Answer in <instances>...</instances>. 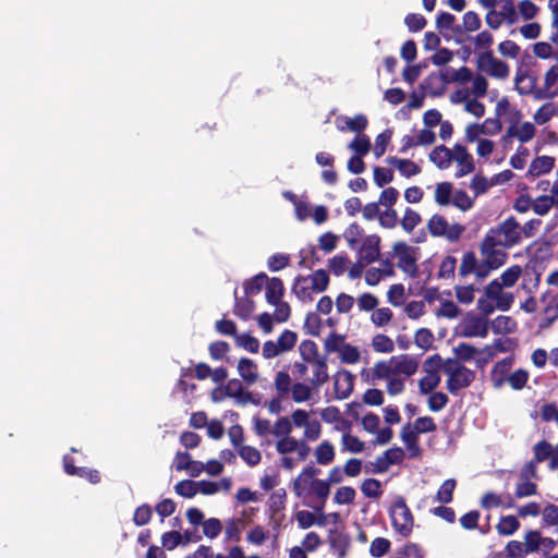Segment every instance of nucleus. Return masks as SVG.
<instances>
[{
  "label": "nucleus",
  "instance_id": "obj_1",
  "mask_svg": "<svg viewBox=\"0 0 558 558\" xmlns=\"http://www.w3.org/2000/svg\"><path fill=\"white\" fill-rule=\"evenodd\" d=\"M521 243V226L511 216L496 227L489 228L484 236L485 247L511 248Z\"/></svg>",
  "mask_w": 558,
  "mask_h": 558
},
{
  "label": "nucleus",
  "instance_id": "obj_2",
  "mask_svg": "<svg viewBox=\"0 0 558 558\" xmlns=\"http://www.w3.org/2000/svg\"><path fill=\"white\" fill-rule=\"evenodd\" d=\"M329 274L325 269H317L311 275H298L292 286V292L303 303L314 300V293L325 292L329 286Z\"/></svg>",
  "mask_w": 558,
  "mask_h": 558
},
{
  "label": "nucleus",
  "instance_id": "obj_3",
  "mask_svg": "<svg viewBox=\"0 0 558 558\" xmlns=\"http://www.w3.org/2000/svg\"><path fill=\"white\" fill-rule=\"evenodd\" d=\"M393 531L402 537H409L414 526V517L402 496H397L389 509Z\"/></svg>",
  "mask_w": 558,
  "mask_h": 558
},
{
  "label": "nucleus",
  "instance_id": "obj_4",
  "mask_svg": "<svg viewBox=\"0 0 558 558\" xmlns=\"http://www.w3.org/2000/svg\"><path fill=\"white\" fill-rule=\"evenodd\" d=\"M427 229L430 235L436 238H445L451 243L458 242L465 231L464 226L458 222L449 225L447 219L439 214H435L429 218L427 222Z\"/></svg>",
  "mask_w": 558,
  "mask_h": 558
},
{
  "label": "nucleus",
  "instance_id": "obj_5",
  "mask_svg": "<svg viewBox=\"0 0 558 558\" xmlns=\"http://www.w3.org/2000/svg\"><path fill=\"white\" fill-rule=\"evenodd\" d=\"M476 66L487 75L506 80L510 74L509 65L494 56L493 50H485L477 56Z\"/></svg>",
  "mask_w": 558,
  "mask_h": 558
},
{
  "label": "nucleus",
  "instance_id": "obj_6",
  "mask_svg": "<svg viewBox=\"0 0 558 558\" xmlns=\"http://www.w3.org/2000/svg\"><path fill=\"white\" fill-rule=\"evenodd\" d=\"M416 251V247H412L403 241L393 244V253L398 258L397 266L412 278L418 275Z\"/></svg>",
  "mask_w": 558,
  "mask_h": 558
},
{
  "label": "nucleus",
  "instance_id": "obj_7",
  "mask_svg": "<svg viewBox=\"0 0 558 558\" xmlns=\"http://www.w3.org/2000/svg\"><path fill=\"white\" fill-rule=\"evenodd\" d=\"M460 335L465 338H485L488 333V322L485 317L468 315L460 324Z\"/></svg>",
  "mask_w": 558,
  "mask_h": 558
},
{
  "label": "nucleus",
  "instance_id": "obj_8",
  "mask_svg": "<svg viewBox=\"0 0 558 558\" xmlns=\"http://www.w3.org/2000/svg\"><path fill=\"white\" fill-rule=\"evenodd\" d=\"M475 380V372L462 366L457 372H450L446 387L451 395H458L461 389L468 388Z\"/></svg>",
  "mask_w": 558,
  "mask_h": 558
},
{
  "label": "nucleus",
  "instance_id": "obj_9",
  "mask_svg": "<svg viewBox=\"0 0 558 558\" xmlns=\"http://www.w3.org/2000/svg\"><path fill=\"white\" fill-rule=\"evenodd\" d=\"M451 157L452 160L459 165V168L454 174L456 178H462L474 171V159L465 146L456 144L453 149H451Z\"/></svg>",
  "mask_w": 558,
  "mask_h": 558
},
{
  "label": "nucleus",
  "instance_id": "obj_10",
  "mask_svg": "<svg viewBox=\"0 0 558 558\" xmlns=\"http://www.w3.org/2000/svg\"><path fill=\"white\" fill-rule=\"evenodd\" d=\"M380 238L377 234H371L365 236L362 240V244L360 246V259L369 265L376 262L379 258L380 250Z\"/></svg>",
  "mask_w": 558,
  "mask_h": 558
},
{
  "label": "nucleus",
  "instance_id": "obj_11",
  "mask_svg": "<svg viewBox=\"0 0 558 558\" xmlns=\"http://www.w3.org/2000/svg\"><path fill=\"white\" fill-rule=\"evenodd\" d=\"M354 376L347 369L338 371L333 376V389L336 398L347 399L353 391Z\"/></svg>",
  "mask_w": 558,
  "mask_h": 558
},
{
  "label": "nucleus",
  "instance_id": "obj_12",
  "mask_svg": "<svg viewBox=\"0 0 558 558\" xmlns=\"http://www.w3.org/2000/svg\"><path fill=\"white\" fill-rule=\"evenodd\" d=\"M320 473V469L313 463L306 465L293 482V490L298 497H302L310 483L316 475Z\"/></svg>",
  "mask_w": 558,
  "mask_h": 558
},
{
  "label": "nucleus",
  "instance_id": "obj_13",
  "mask_svg": "<svg viewBox=\"0 0 558 558\" xmlns=\"http://www.w3.org/2000/svg\"><path fill=\"white\" fill-rule=\"evenodd\" d=\"M400 437L409 450L410 458H417L421 456V447L418 445V434L412 430L411 424H405L400 432Z\"/></svg>",
  "mask_w": 558,
  "mask_h": 558
},
{
  "label": "nucleus",
  "instance_id": "obj_14",
  "mask_svg": "<svg viewBox=\"0 0 558 558\" xmlns=\"http://www.w3.org/2000/svg\"><path fill=\"white\" fill-rule=\"evenodd\" d=\"M555 167V158L550 156H539L532 160L526 177H539L549 173Z\"/></svg>",
  "mask_w": 558,
  "mask_h": 558
},
{
  "label": "nucleus",
  "instance_id": "obj_15",
  "mask_svg": "<svg viewBox=\"0 0 558 558\" xmlns=\"http://www.w3.org/2000/svg\"><path fill=\"white\" fill-rule=\"evenodd\" d=\"M328 542L330 548L340 557L343 558L347 555V550L350 546L349 536L338 530H330L328 534Z\"/></svg>",
  "mask_w": 558,
  "mask_h": 558
},
{
  "label": "nucleus",
  "instance_id": "obj_16",
  "mask_svg": "<svg viewBox=\"0 0 558 558\" xmlns=\"http://www.w3.org/2000/svg\"><path fill=\"white\" fill-rule=\"evenodd\" d=\"M480 252L482 255L485 256L486 263L494 270L501 267L506 263L508 257L507 253L501 250H496V247H485L484 239L480 244Z\"/></svg>",
  "mask_w": 558,
  "mask_h": 558
},
{
  "label": "nucleus",
  "instance_id": "obj_17",
  "mask_svg": "<svg viewBox=\"0 0 558 558\" xmlns=\"http://www.w3.org/2000/svg\"><path fill=\"white\" fill-rule=\"evenodd\" d=\"M266 293L265 298L267 303L269 304H277L279 301H282V298L284 295V286L280 278L272 277L268 278V281H266Z\"/></svg>",
  "mask_w": 558,
  "mask_h": 558
},
{
  "label": "nucleus",
  "instance_id": "obj_18",
  "mask_svg": "<svg viewBox=\"0 0 558 558\" xmlns=\"http://www.w3.org/2000/svg\"><path fill=\"white\" fill-rule=\"evenodd\" d=\"M238 372L247 385L255 384L258 378L257 364L247 357L240 359L238 363Z\"/></svg>",
  "mask_w": 558,
  "mask_h": 558
},
{
  "label": "nucleus",
  "instance_id": "obj_19",
  "mask_svg": "<svg viewBox=\"0 0 558 558\" xmlns=\"http://www.w3.org/2000/svg\"><path fill=\"white\" fill-rule=\"evenodd\" d=\"M513 362L514 361L512 357H505L495 364L492 371V377L495 387H501L508 379V374L513 365Z\"/></svg>",
  "mask_w": 558,
  "mask_h": 558
},
{
  "label": "nucleus",
  "instance_id": "obj_20",
  "mask_svg": "<svg viewBox=\"0 0 558 558\" xmlns=\"http://www.w3.org/2000/svg\"><path fill=\"white\" fill-rule=\"evenodd\" d=\"M314 366L313 377L311 379V384L315 388H319L329 380V375L327 371V357L323 356L312 361Z\"/></svg>",
  "mask_w": 558,
  "mask_h": 558
},
{
  "label": "nucleus",
  "instance_id": "obj_21",
  "mask_svg": "<svg viewBox=\"0 0 558 558\" xmlns=\"http://www.w3.org/2000/svg\"><path fill=\"white\" fill-rule=\"evenodd\" d=\"M392 364L395 375L404 374L405 376H412L418 368L417 361L408 354L400 355L399 360L396 359Z\"/></svg>",
  "mask_w": 558,
  "mask_h": 558
},
{
  "label": "nucleus",
  "instance_id": "obj_22",
  "mask_svg": "<svg viewBox=\"0 0 558 558\" xmlns=\"http://www.w3.org/2000/svg\"><path fill=\"white\" fill-rule=\"evenodd\" d=\"M307 494H312L320 500V507L316 508V510L322 511L330 494V485L326 480L313 478L310 482V489Z\"/></svg>",
  "mask_w": 558,
  "mask_h": 558
},
{
  "label": "nucleus",
  "instance_id": "obj_23",
  "mask_svg": "<svg viewBox=\"0 0 558 558\" xmlns=\"http://www.w3.org/2000/svg\"><path fill=\"white\" fill-rule=\"evenodd\" d=\"M429 160L439 169H447L452 161L451 149L445 145L436 146L429 154Z\"/></svg>",
  "mask_w": 558,
  "mask_h": 558
},
{
  "label": "nucleus",
  "instance_id": "obj_24",
  "mask_svg": "<svg viewBox=\"0 0 558 558\" xmlns=\"http://www.w3.org/2000/svg\"><path fill=\"white\" fill-rule=\"evenodd\" d=\"M336 457L333 445L329 440L322 441L315 449L316 462L320 465H328Z\"/></svg>",
  "mask_w": 558,
  "mask_h": 558
},
{
  "label": "nucleus",
  "instance_id": "obj_25",
  "mask_svg": "<svg viewBox=\"0 0 558 558\" xmlns=\"http://www.w3.org/2000/svg\"><path fill=\"white\" fill-rule=\"evenodd\" d=\"M387 161L398 168L400 173L405 178H411L421 172V168L410 159H400L397 157H389Z\"/></svg>",
  "mask_w": 558,
  "mask_h": 558
},
{
  "label": "nucleus",
  "instance_id": "obj_26",
  "mask_svg": "<svg viewBox=\"0 0 558 558\" xmlns=\"http://www.w3.org/2000/svg\"><path fill=\"white\" fill-rule=\"evenodd\" d=\"M234 298L233 314L242 319H247L255 308L254 301L248 298H238L236 289L234 290Z\"/></svg>",
  "mask_w": 558,
  "mask_h": 558
},
{
  "label": "nucleus",
  "instance_id": "obj_27",
  "mask_svg": "<svg viewBox=\"0 0 558 558\" xmlns=\"http://www.w3.org/2000/svg\"><path fill=\"white\" fill-rule=\"evenodd\" d=\"M535 131V126L531 122H524L519 130L515 126H510L505 137L517 136L521 143H527L534 137Z\"/></svg>",
  "mask_w": 558,
  "mask_h": 558
},
{
  "label": "nucleus",
  "instance_id": "obj_28",
  "mask_svg": "<svg viewBox=\"0 0 558 558\" xmlns=\"http://www.w3.org/2000/svg\"><path fill=\"white\" fill-rule=\"evenodd\" d=\"M520 529V522L517 517L509 514L504 515L499 519L496 525V530L499 535L510 536Z\"/></svg>",
  "mask_w": 558,
  "mask_h": 558
},
{
  "label": "nucleus",
  "instance_id": "obj_29",
  "mask_svg": "<svg viewBox=\"0 0 558 558\" xmlns=\"http://www.w3.org/2000/svg\"><path fill=\"white\" fill-rule=\"evenodd\" d=\"M457 487V481L454 478H448L442 482L437 490L435 499L440 504H450L453 499V492Z\"/></svg>",
  "mask_w": 558,
  "mask_h": 558
},
{
  "label": "nucleus",
  "instance_id": "obj_30",
  "mask_svg": "<svg viewBox=\"0 0 558 558\" xmlns=\"http://www.w3.org/2000/svg\"><path fill=\"white\" fill-rule=\"evenodd\" d=\"M266 281H268V276L265 272H259L250 280H245L243 283L245 294L253 295L259 293Z\"/></svg>",
  "mask_w": 558,
  "mask_h": 558
},
{
  "label": "nucleus",
  "instance_id": "obj_31",
  "mask_svg": "<svg viewBox=\"0 0 558 558\" xmlns=\"http://www.w3.org/2000/svg\"><path fill=\"white\" fill-rule=\"evenodd\" d=\"M517 323L510 316H497L492 323L494 333H511L515 330Z\"/></svg>",
  "mask_w": 558,
  "mask_h": 558
},
{
  "label": "nucleus",
  "instance_id": "obj_32",
  "mask_svg": "<svg viewBox=\"0 0 558 558\" xmlns=\"http://www.w3.org/2000/svg\"><path fill=\"white\" fill-rule=\"evenodd\" d=\"M364 234L363 228L356 222L351 223L344 231L343 236L350 248L355 250Z\"/></svg>",
  "mask_w": 558,
  "mask_h": 558
},
{
  "label": "nucleus",
  "instance_id": "obj_33",
  "mask_svg": "<svg viewBox=\"0 0 558 558\" xmlns=\"http://www.w3.org/2000/svg\"><path fill=\"white\" fill-rule=\"evenodd\" d=\"M427 374L420 379L418 388L422 395L434 392L440 383V376L437 372H426Z\"/></svg>",
  "mask_w": 558,
  "mask_h": 558
},
{
  "label": "nucleus",
  "instance_id": "obj_34",
  "mask_svg": "<svg viewBox=\"0 0 558 558\" xmlns=\"http://www.w3.org/2000/svg\"><path fill=\"white\" fill-rule=\"evenodd\" d=\"M396 361V356H392L388 362L379 361L373 367L372 378L373 379H388L390 375H395L392 363Z\"/></svg>",
  "mask_w": 558,
  "mask_h": 558
},
{
  "label": "nucleus",
  "instance_id": "obj_35",
  "mask_svg": "<svg viewBox=\"0 0 558 558\" xmlns=\"http://www.w3.org/2000/svg\"><path fill=\"white\" fill-rule=\"evenodd\" d=\"M553 445L547 440L543 439L533 446V461L536 463L544 462L550 456H553Z\"/></svg>",
  "mask_w": 558,
  "mask_h": 558
},
{
  "label": "nucleus",
  "instance_id": "obj_36",
  "mask_svg": "<svg viewBox=\"0 0 558 558\" xmlns=\"http://www.w3.org/2000/svg\"><path fill=\"white\" fill-rule=\"evenodd\" d=\"M478 259L473 251H468L463 254L460 267L459 275L461 277H466L470 274H474L477 268Z\"/></svg>",
  "mask_w": 558,
  "mask_h": 558
},
{
  "label": "nucleus",
  "instance_id": "obj_37",
  "mask_svg": "<svg viewBox=\"0 0 558 558\" xmlns=\"http://www.w3.org/2000/svg\"><path fill=\"white\" fill-rule=\"evenodd\" d=\"M303 328L305 333L313 337H318L322 330V319L319 315L314 312L307 313L304 319Z\"/></svg>",
  "mask_w": 558,
  "mask_h": 558
},
{
  "label": "nucleus",
  "instance_id": "obj_38",
  "mask_svg": "<svg viewBox=\"0 0 558 558\" xmlns=\"http://www.w3.org/2000/svg\"><path fill=\"white\" fill-rule=\"evenodd\" d=\"M300 354L304 362L312 363V361L319 359L318 347L315 341L305 339L299 345Z\"/></svg>",
  "mask_w": 558,
  "mask_h": 558
},
{
  "label": "nucleus",
  "instance_id": "obj_39",
  "mask_svg": "<svg viewBox=\"0 0 558 558\" xmlns=\"http://www.w3.org/2000/svg\"><path fill=\"white\" fill-rule=\"evenodd\" d=\"M296 342L298 333L290 329H284L277 339V344L282 353L291 351Z\"/></svg>",
  "mask_w": 558,
  "mask_h": 558
},
{
  "label": "nucleus",
  "instance_id": "obj_40",
  "mask_svg": "<svg viewBox=\"0 0 558 558\" xmlns=\"http://www.w3.org/2000/svg\"><path fill=\"white\" fill-rule=\"evenodd\" d=\"M452 195V184L450 182H441L436 185L435 202L440 206L450 204Z\"/></svg>",
  "mask_w": 558,
  "mask_h": 558
},
{
  "label": "nucleus",
  "instance_id": "obj_41",
  "mask_svg": "<svg viewBox=\"0 0 558 558\" xmlns=\"http://www.w3.org/2000/svg\"><path fill=\"white\" fill-rule=\"evenodd\" d=\"M422 221L420 214L412 208L408 207L401 219V227L407 232H412Z\"/></svg>",
  "mask_w": 558,
  "mask_h": 558
},
{
  "label": "nucleus",
  "instance_id": "obj_42",
  "mask_svg": "<svg viewBox=\"0 0 558 558\" xmlns=\"http://www.w3.org/2000/svg\"><path fill=\"white\" fill-rule=\"evenodd\" d=\"M361 492L367 498H379L383 495L381 484L376 478H366L361 485Z\"/></svg>",
  "mask_w": 558,
  "mask_h": 558
},
{
  "label": "nucleus",
  "instance_id": "obj_43",
  "mask_svg": "<svg viewBox=\"0 0 558 558\" xmlns=\"http://www.w3.org/2000/svg\"><path fill=\"white\" fill-rule=\"evenodd\" d=\"M522 274L520 265H512L507 268L500 276L499 281L506 288L513 287Z\"/></svg>",
  "mask_w": 558,
  "mask_h": 558
},
{
  "label": "nucleus",
  "instance_id": "obj_44",
  "mask_svg": "<svg viewBox=\"0 0 558 558\" xmlns=\"http://www.w3.org/2000/svg\"><path fill=\"white\" fill-rule=\"evenodd\" d=\"M386 265L389 266V270H381L379 268H369L365 274V281L368 286H376L383 276H392L393 268L390 262L386 260Z\"/></svg>",
  "mask_w": 558,
  "mask_h": 558
},
{
  "label": "nucleus",
  "instance_id": "obj_45",
  "mask_svg": "<svg viewBox=\"0 0 558 558\" xmlns=\"http://www.w3.org/2000/svg\"><path fill=\"white\" fill-rule=\"evenodd\" d=\"M350 264V259L345 253L333 256L328 260L329 270L335 276H341Z\"/></svg>",
  "mask_w": 558,
  "mask_h": 558
},
{
  "label": "nucleus",
  "instance_id": "obj_46",
  "mask_svg": "<svg viewBox=\"0 0 558 558\" xmlns=\"http://www.w3.org/2000/svg\"><path fill=\"white\" fill-rule=\"evenodd\" d=\"M391 547V543L388 538L376 537L369 545V554L375 558L385 556Z\"/></svg>",
  "mask_w": 558,
  "mask_h": 558
},
{
  "label": "nucleus",
  "instance_id": "obj_47",
  "mask_svg": "<svg viewBox=\"0 0 558 558\" xmlns=\"http://www.w3.org/2000/svg\"><path fill=\"white\" fill-rule=\"evenodd\" d=\"M453 353L457 360L469 362L474 359L478 353V350L470 343L462 342L458 347L453 348Z\"/></svg>",
  "mask_w": 558,
  "mask_h": 558
},
{
  "label": "nucleus",
  "instance_id": "obj_48",
  "mask_svg": "<svg viewBox=\"0 0 558 558\" xmlns=\"http://www.w3.org/2000/svg\"><path fill=\"white\" fill-rule=\"evenodd\" d=\"M239 454L250 466L257 465L262 460L260 452L252 446H241L239 449Z\"/></svg>",
  "mask_w": 558,
  "mask_h": 558
},
{
  "label": "nucleus",
  "instance_id": "obj_49",
  "mask_svg": "<svg viewBox=\"0 0 558 558\" xmlns=\"http://www.w3.org/2000/svg\"><path fill=\"white\" fill-rule=\"evenodd\" d=\"M301 257L300 265L308 269H312L320 262L317 248L313 245H310L307 248H303L301 251Z\"/></svg>",
  "mask_w": 558,
  "mask_h": 558
},
{
  "label": "nucleus",
  "instance_id": "obj_50",
  "mask_svg": "<svg viewBox=\"0 0 558 558\" xmlns=\"http://www.w3.org/2000/svg\"><path fill=\"white\" fill-rule=\"evenodd\" d=\"M235 343L238 347L243 348L250 353H257L259 350L258 339L251 336L250 333L238 335L235 338Z\"/></svg>",
  "mask_w": 558,
  "mask_h": 558
},
{
  "label": "nucleus",
  "instance_id": "obj_51",
  "mask_svg": "<svg viewBox=\"0 0 558 558\" xmlns=\"http://www.w3.org/2000/svg\"><path fill=\"white\" fill-rule=\"evenodd\" d=\"M174 492L185 498H193L197 494V483L192 480H182L174 485Z\"/></svg>",
  "mask_w": 558,
  "mask_h": 558
},
{
  "label": "nucleus",
  "instance_id": "obj_52",
  "mask_svg": "<svg viewBox=\"0 0 558 558\" xmlns=\"http://www.w3.org/2000/svg\"><path fill=\"white\" fill-rule=\"evenodd\" d=\"M340 361L347 364H355L360 361L361 353L359 349L350 343H344L339 351Z\"/></svg>",
  "mask_w": 558,
  "mask_h": 558
},
{
  "label": "nucleus",
  "instance_id": "obj_53",
  "mask_svg": "<svg viewBox=\"0 0 558 558\" xmlns=\"http://www.w3.org/2000/svg\"><path fill=\"white\" fill-rule=\"evenodd\" d=\"M153 509L148 504L137 507L133 514V522L136 526H143L151 520Z\"/></svg>",
  "mask_w": 558,
  "mask_h": 558
},
{
  "label": "nucleus",
  "instance_id": "obj_54",
  "mask_svg": "<svg viewBox=\"0 0 558 558\" xmlns=\"http://www.w3.org/2000/svg\"><path fill=\"white\" fill-rule=\"evenodd\" d=\"M356 496L355 489L351 486L339 487L333 496V501L338 505H350Z\"/></svg>",
  "mask_w": 558,
  "mask_h": 558
},
{
  "label": "nucleus",
  "instance_id": "obj_55",
  "mask_svg": "<svg viewBox=\"0 0 558 558\" xmlns=\"http://www.w3.org/2000/svg\"><path fill=\"white\" fill-rule=\"evenodd\" d=\"M342 445L344 450L352 453H360L365 449V444L359 437L349 433L343 434Z\"/></svg>",
  "mask_w": 558,
  "mask_h": 558
},
{
  "label": "nucleus",
  "instance_id": "obj_56",
  "mask_svg": "<svg viewBox=\"0 0 558 558\" xmlns=\"http://www.w3.org/2000/svg\"><path fill=\"white\" fill-rule=\"evenodd\" d=\"M457 268V258L448 255L446 256L438 269V278L450 279L454 277V270Z\"/></svg>",
  "mask_w": 558,
  "mask_h": 558
},
{
  "label": "nucleus",
  "instance_id": "obj_57",
  "mask_svg": "<svg viewBox=\"0 0 558 558\" xmlns=\"http://www.w3.org/2000/svg\"><path fill=\"white\" fill-rule=\"evenodd\" d=\"M392 131L389 129H386L380 134H378L375 138V146H374V155L379 158L381 157L386 149L388 144L391 141Z\"/></svg>",
  "mask_w": 558,
  "mask_h": 558
},
{
  "label": "nucleus",
  "instance_id": "obj_58",
  "mask_svg": "<svg viewBox=\"0 0 558 558\" xmlns=\"http://www.w3.org/2000/svg\"><path fill=\"white\" fill-rule=\"evenodd\" d=\"M372 345L376 352L390 353L395 350V343L391 338L386 335H376L373 338Z\"/></svg>",
  "mask_w": 558,
  "mask_h": 558
},
{
  "label": "nucleus",
  "instance_id": "obj_59",
  "mask_svg": "<svg viewBox=\"0 0 558 558\" xmlns=\"http://www.w3.org/2000/svg\"><path fill=\"white\" fill-rule=\"evenodd\" d=\"M554 206L553 198L549 195H541L532 201V209L538 216H545Z\"/></svg>",
  "mask_w": 558,
  "mask_h": 558
},
{
  "label": "nucleus",
  "instance_id": "obj_60",
  "mask_svg": "<svg viewBox=\"0 0 558 558\" xmlns=\"http://www.w3.org/2000/svg\"><path fill=\"white\" fill-rule=\"evenodd\" d=\"M344 343L345 337L343 335L331 332L324 342V349L327 353L339 352Z\"/></svg>",
  "mask_w": 558,
  "mask_h": 558
},
{
  "label": "nucleus",
  "instance_id": "obj_61",
  "mask_svg": "<svg viewBox=\"0 0 558 558\" xmlns=\"http://www.w3.org/2000/svg\"><path fill=\"white\" fill-rule=\"evenodd\" d=\"M292 399L296 403L305 402L310 400L312 396L311 387L303 383H295L290 389Z\"/></svg>",
  "mask_w": 558,
  "mask_h": 558
},
{
  "label": "nucleus",
  "instance_id": "obj_62",
  "mask_svg": "<svg viewBox=\"0 0 558 558\" xmlns=\"http://www.w3.org/2000/svg\"><path fill=\"white\" fill-rule=\"evenodd\" d=\"M404 24L407 25L410 32L416 33L422 31L426 26L427 21L420 13H409L404 17Z\"/></svg>",
  "mask_w": 558,
  "mask_h": 558
},
{
  "label": "nucleus",
  "instance_id": "obj_63",
  "mask_svg": "<svg viewBox=\"0 0 558 558\" xmlns=\"http://www.w3.org/2000/svg\"><path fill=\"white\" fill-rule=\"evenodd\" d=\"M414 342L418 348L423 350H428L429 348H432L434 343V335L427 328H420L415 332Z\"/></svg>",
  "mask_w": 558,
  "mask_h": 558
},
{
  "label": "nucleus",
  "instance_id": "obj_64",
  "mask_svg": "<svg viewBox=\"0 0 558 558\" xmlns=\"http://www.w3.org/2000/svg\"><path fill=\"white\" fill-rule=\"evenodd\" d=\"M543 522L547 526L558 525V506L548 504L541 510Z\"/></svg>",
  "mask_w": 558,
  "mask_h": 558
}]
</instances>
